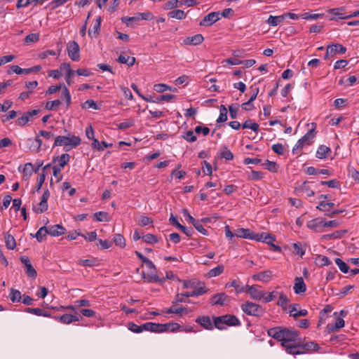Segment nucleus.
Listing matches in <instances>:
<instances>
[{"mask_svg":"<svg viewBox=\"0 0 359 359\" xmlns=\"http://www.w3.org/2000/svg\"><path fill=\"white\" fill-rule=\"evenodd\" d=\"M267 334L276 340L281 341V346L283 347L289 342L295 341L299 332L294 328L278 326L269 329Z\"/></svg>","mask_w":359,"mask_h":359,"instance_id":"obj_1","label":"nucleus"},{"mask_svg":"<svg viewBox=\"0 0 359 359\" xmlns=\"http://www.w3.org/2000/svg\"><path fill=\"white\" fill-rule=\"evenodd\" d=\"M81 138L79 136L74 135H69L67 136L59 135L55 137L53 147L65 146L70 147V148H66L67 151H69L71 148H75L81 144Z\"/></svg>","mask_w":359,"mask_h":359,"instance_id":"obj_2","label":"nucleus"},{"mask_svg":"<svg viewBox=\"0 0 359 359\" xmlns=\"http://www.w3.org/2000/svg\"><path fill=\"white\" fill-rule=\"evenodd\" d=\"M312 128L310 129L303 137H302L296 143L295 146L292 149V154H294L297 150H302L305 144H311L309 142L312 140L316 135V124L315 123H312Z\"/></svg>","mask_w":359,"mask_h":359,"instance_id":"obj_3","label":"nucleus"},{"mask_svg":"<svg viewBox=\"0 0 359 359\" xmlns=\"http://www.w3.org/2000/svg\"><path fill=\"white\" fill-rule=\"evenodd\" d=\"M241 309L248 316L260 317L264 313V309L260 305L250 302H246L243 304Z\"/></svg>","mask_w":359,"mask_h":359,"instance_id":"obj_4","label":"nucleus"},{"mask_svg":"<svg viewBox=\"0 0 359 359\" xmlns=\"http://www.w3.org/2000/svg\"><path fill=\"white\" fill-rule=\"evenodd\" d=\"M67 50L68 55L72 61H79L80 60V48L78 43L75 41H71L67 44Z\"/></svg>","mask_w":359,"mask_h":359,"instance_id":"obj_5","label":"nucleus"},{"mask_svg":"<svg viewBox=\"0 0 359 359\" xmlns=\"http://www.w3.org/2000/svg\"><path fill=\"white\" fill-rule=\"evenodd\" d=\"M219 19V12H211L204 16V18L201 20L199 25L203 27H209L217 22Z\"/></svg>","mask_w":359,"mask_h":359,"instance_id":"obj_6","label":"nucleus"},{"mask_svg":"<svg viewBox=\"0 0 359 359\" xmlns=\"http://www.w3.org/2000/svg\"><path fill=\"white\" fill-rule=\"evenodd\" d=\"M346 8L344 6L334 8L327 10L329 13L334 15L333 17L330 18V20L337 21L341 19H350L349 15H345Z\"/></svg>","mask_w":359,"mask_h":359,"instance_id":"obj_7","label":"nucleus"},{"mask_svg":"<svg viewBox=\"0 0 359 359\" xmlns=\"http://www.w3.org/2000/svg\"><path fill=\"white\" fill-rule=\"evenodd\" d=\"M229 297L224 292L217 293L210 298V304L212 306H224L226 302H229Z\"/></svg>","mask_w":359,"mask_h":359,"instance_id":"obj_8","label":"nucleus"},{"mask_svg":"<svg viewBox=\"0 0 359 359\" xmlns=\"http://www.w3.org/2000/svg\"><path fill=\"white\" fill-rule=\"evenodd\" d=\"M235 235L238 238L250 239L256 241H257L258 238V233L254 232L250 229H238L235 233Z\"/></svg>","mask_w":359,"mask_h":359,"instance_id":"obj_9","label":"nucleus"},{"mask_svg":"<svg viewBox=\"0 0 359 359\" xmlns=\"http://www.w3.org/2000/svg\"><path fill=\"white\" fill-rule=\"evenodd\" d=\"M50 196V192L47 189L46 190L41 198V201L39 203V207L36 208L35 207L33 208V210L36 213H43L46 212L48 210V199Z\"/></svg>","mask_w":359,"mask_h":359,"instance_id":"obj_10","label":"nucleus"},{"mask_svg":"<svg viewBox=\"0 0 359 359\" xmlns=\"http://www.w3.org/2000/svg\"><path fill=\"white\" fill-rule=\"evenodd\" d=\"M257 285H246L245 291V292L248 293L251 298H252L255 300H260L262 299L264 295L266 294V292L262 290H259L256 287Z\"/></svg>","mask_w":359,"mask_h":359,"instance_id":"obj_11","label":"nucleus"},{"mask_svg":"<svg viewBox=\"0 0 359 359\" xmlns=\"http://www.w3.org/2000/svg\"><path fill=\"white\" fill-rule=\"evenodd\" d=\"M60 69L66 72L65 81L69 86H71L74 82L72 78L74 76L75 72L72 69L69 62H63L60 65Z\"/></svg>","mask_w":359,"mask_h":359,"instance_id":"obj_12","label":"nucleus"},{"mask_svg":"<svg viewBox=\"0 0 359 359\" xmlns=\"http://www.w3.org/2000/svg\"><path fill=\"white\" fill-rule=\"evenodd\" d=\"M141 275L142 278L148 283H158L162 285L165 281V278H160L157 273L152 271L149 272L147 274L144 271H142Z\"/></svg>","mask_w":359,"mask_h":359,"instance_id":"obj_13","label":"nucleus"},{"mask_svg":"<svg viewBox=\"0 0 359 359\" xmlns=\"http://www.w3.org/2000/svg\"><path fill=\"white\" fill-rule=\"evenodd\" d=\"M196 323L199 324L205 330H213V324L208 316H199L196 319Z\"/></svg>","mask_w":359,"mask_h":359,"instance_id":"obj_14","label":"nucleus"},{"mask_svg":"<svg viewBox=\"0 0 359 359\" xmlns=\"http://www.w3.org/2000/svg\"><path fill=\"white\" fill-rule=\"evenodd\" d=\"M300 307L299 304H293L290 305V315L292 316L294 319H297L301 316H306L308 315V311L306 309H302L300 311H297V309Z\"/></svg>","mask_w":359,"mask_h":359,"instance_id":"obj_15","label":"nucleus"},{"mask_svg":"<svg viewBox=\"0 0 359 359\" xmlns=\"http://www.w3.org/2000/svg\"><path fill=\"white\" fill-rule=\"evenodd\" d=\"M323 218L318 217L309 221L306 226L309 229L317 232H322L323 228Z\"/></svg>","mask_w":359,"mask_h":359,"instance_id":"obj_16","label":"nucleus"},{"mask_svg":"<svg viewBox=\"0 0 359 359\" xmlns=\"http://www.w3.org/2000/svg\"><path fill=\"white\" fill-rule=\"evenodd\" d=\"M48 234L52 236H59L66 232V229L60 224H55L47 227Z\"/></svg>","mask_w":359,"mask_h":359,"instance_id":"obj_17","label":"nucleus"},{"mask_svg":"<svg viewBox=\"0 0 359 359\" xmlns=\"http://www.w3.org/2000/svg\"><path fill=\"white\" fill-rule=\"evenodd\" d=\"M283 347L285 348V351L288 354L300 355L304 353V351L301 350L300 341L294 344H287L286 346Z\"/></svg>","mask_w":359,"mask_h":359,"instance_id":"obj_18","label":"nucleus"},{"mask_svg":"<svg viewBox=\"0 0 359 359\" xmlns=\"http://www.w3.org/2000/svg\"><path fill=\"white\" fill-rule=\"evenodd\" d=\"M224 323L229 327L232 326H240L241 321L239 319L234 315L231 314H226L222 316Z\"/></svg>","mask_w":359,"mask_h":359,"instance_id":"obj_19","label":"nucleus"},{"mask_svg":"<svg viewBox=\"0 0 359 359\" xmlns=\"http://www.w3.org/2000/svg\"><path fill=\"white\" fill-rule=\"evenodd\" d=\"M295 294H300L306 290V285L302 277H296L293 287Z\"/></svg>","mask_w":359,"mask_h":359,"instance_id":"obj_20","label":"nucleus"},{"mask_svg":"<svg viewBox=\"0 0 359 359\" xmlns=\"http://www.w3.org/2000/svg\"><path fill=\"white\" fill-rule=\"evenodd\" d=\"M204 41V37L201 34H196L192 36L187 37L184 39L185 45L197 46L201 44Z\"/></svg>","mask_w":359,"mask_h":359,"instance_id":"obj_21","label":"nucleus"},{"mask_svg":"<svg viewBox=\"0 0 359 359\" xmlns=\"http://www.w3.org/2000/svg\"><path fill=\"white\" fill-rule=\"evenodd\" d=\"M102 19L101 17L99 16L95 20L93 29H90L88 30V36L90 38H96L100 34V26H101Z\"/></svg>","mask_w":359,"mask_h":359,"instance_id":"obj_22","label":"nucleus"},{"mask_svg":"<svg viewBox=\"0 0 359 359\" xmlns=\"http://www.w3.org/2000/svg\"><path fill=\"white\" fill-rule=\"evenodd\" d=\"M327 46L331 47L330 48L331 57L337 54H344L346 52V48L340 43H333Z\"/></svg>","mask_w":359,"mask_h":359,"instance_id":"obj_23","label":"nucleus"},{"mask_svg":"<svg viewBox=\"0 0 359 359\" xmlns=\"http://www.w3.org/2000/svg\"><path fill=\"white\" fill-rule=\"evenodd\" d=\"M301 350L304 351V353L311 351H317L320 346L318 344L314 341L309 342H300Z\"/></svg>","mask_w":359,"mask_h":359,"instance_id":"obj_24","label":"nucleus"},{"mask_svg":"<svg viewBox=\"0 0 359 359\" xmlns=\"http://www.w3.org/2000/svg\"><path fill=\"white\" fill-rule=\"evenodd\" d=\"M83 318L81 316L65 313L61 316V323L63 324H70L73 322L79 321Z\"/></svg>","mask_w":359,"mask_h":359,"instance_id":"obj_25","label":"nucleus"},{"mask_svg":"<svg viewBox=\"0 0 359 359\" xmlns=\"http://www.w3.org/2000/svg\"><path fill=\"white\" fill-rule=\"evenodd\" d=\"M272 272L269 270L262 271L254 274L252 278L255 280L268 282L271 277Z\"/></svg>","mask_w":359,"mask_h":359,"instance_id":"obj_26","label":"nucleus"},{"mask_svg":"<svg viewBox=\"0 0 359 359\" xmlns=\"http://www.w3.org/2000/svg\"><path fill=\"white\" fill-rule=\"evenodd\" d=\"M276 240L275 237L270 233L262 232L261 233H258L257 241L265 243L269 245L273 243V241Z\"/></svg>","mask_w":359,"mask_h":359,"instance_id":"obj_27","label":"nucleus"},{"mask_svg":"<svg viewBox=\"0 0 359 359\" xmlns=\"http://www.w3.org/2000/svg\"><path fill=\"white\" fill-rule=\"evenodd\" d=\"M330 153L331 149L330 147L325 145H320L317 150L316 157L320 159L327 158Z\"/></svg>","mask_w":359,"mask_h":359,"instance_id":"obj_28","label":"nucleus"},{"mask_svg":"<svg viewBox=\"0 0 359 359\" xmlns=\"http://www.w3.org/2000/svg\"><path fill=\"white\" fill-rule=\"evenodd\" d=\"M6 246L9 250H14L16 247L15 239L13 236L9 234L8 232L4 233Z\"/></svg>","mask_w":359,"mask_h":359,"instance_id":"obj_29","label":"nucleus"},{"mask_svg":"<svg viewBox=\"0 0 359 359\" xmlns=\"http://www.w3.org/2000/svg\"><path fill=\"white\" fill-rule=\"evenodd\" d=\"M117 61L121 64H126L129 67L133 66L135 62V57L120 55Z\"/></svg>","mask_w":359,"mask_h":359,"instance_id":"obj_30","label":"nucleus"},{"mask_svg":"<svg viewBox=\"0 0 359 359\" xmlns=\"http://www.w3.org/2000/svg\"><path fill=\"white\" fill-rule=\"evenodd\" d=\"M56 160L58 161V167L60 168H64L65 165L68 163L70 160V156L69 154H62L61 156H57V158L53 159L55 162Z\"/></svg>","mask_w":359,"mask_h":359,"instance_id":"obj_31","label":"nucleus"},{"mask_svg":"<svg viewBox=\"0 0 359 359\" xmlns=\"http://www.w3.org/2000/svg\"><path fill=\"white\" fill-rule=\"evenodd\" d=\"M176 304H172V306L167 309L165 312L166 313H176V314H181L182 313H188V309L184 306H180L177 308L175 306Z\"/></svg>","mask_w":359,"mask_h":359,"instance_id":"obj_32","label":"nucleus"},{"mask_svg":"<svg viewBox=\"0 0 359 359\" xmlns=\"http://www.w3.org/2000/svg\"><path fill=\"white\" fill-rule=\"evenodd\" d=\"M285 20V15L283 14L281 15L273 16L269 15L266 22L271 26H277L279 23L283 22Z\"/></svg>","mask_w":359,"mask_h":359,"instance_id":"obj_33","label":"nucleus"},{"mask_svg":"<svg viewBox=\"0 0 359 359\" xmlns=\"http://www.w3.org/2000/svg\"><path fill=\"white\" fill-rule=\"evenodd\" d=\"M12 73H15L17 74H29L28 68L22 69L18 65H12L7 71L8 74H11Z\"/></svg>","mask_w":359,"mask_h":359,"instance_id":"obj_34","label":"nucleus"},{"mask_svg":"<svg viewBox=\"0 0 359 359\" xmlns=\"http://www.w3.org/2000/svg\"><path fill=\"white\" fill-rule=\"evenodd\" d=\"M315 263L317 266H328L332 264L331 261L328 259L327 257L324 255H317L315 259Z\"/></svg>","mask_w":359,"mask_h":359,"instance_id":"obj_35","label":"nucleus"},{"mask_svg":"<svg viewBox=\"0 0 359 359\" xmlns=\"http://www.w3.org/2000/svg\"><path fill=\"white\" fill-rule=\"evenodd\" d=\"M93 217L97 222H109L111 219L109 213L103 211L96 212Z\"/></svg>","mask_w":359,"mask_h":359,"instance_id":"obj_36","label":"nucleus"},{"mask_svg":"<svg viewBox=\"0 0 359 359\" xmlns=\"http://www.w3.org/2000/svg\"><path fill=\"white\" fill-rule=\"evenodd\" d=\"M230 287H233L235 288L237 293L239 292H245L246 286H241L238 283V281L236 280H233L230 283H227L225 285V287L228 288Z\"/></svg>","mask_w":359,"mask_h":359,"instance_id":"obj_37","label":"nucleus"},{"mask_svg":"<svg viewBox=\"0 0 359 359\" xmlns=\"http://www.w3.org/2000/svg\"><path fill=\"white\" fill-rule=\"evenodd\" d=\"M262 166L272 172H277L279 168V165L276 162L269 160H266L265 163L262 164Z\"/></svg>","mask_w":359,"mask_h":359,"instance_id":"obj_38","label":"nucleus"},{"mask_svg":"<svg viewBox=\"0 0 359 359\" xmlns=\"http://www.w3.org/2000/svg\"><path fill=\"white\" fill-rule=\"evenodd\" d=\"M168 15L171 18H177L178 20L184 19L187 14L182 10H173L168 13Z\"/></svg>","mask_w":359,"mask_h":359,"instance_id":"obj_39","label":"nucleus"},{"mask_svg":"<svg viewBox=\"0 0 359 359\" xmlns=\"http://www.w3.org/2000/svg\"><path fill=\"white\" fill-rule=\"evenodd\" d=\"M334 207V203L330 202L326 203L324 201H321L319 204L317 205L316 208L319 210L324 211V212H328L330 209L333 208Z\"/></svg>","mask_w":359,"mask_h":359,"instance_id":"obj_40","label":"nucleus"},{"mask_svg":"<svg viewBox=\"0 0 359 359\" xmlns=\"http://www.w3.org/2000/svg\"><path fill=\"white\" fill-rule=\"evenodd\" d=\"M47 234V226H43L38 230L34 236L39 242H42L45 239Z\"/></svg>","mask_w":359,"mask_h":359,"instance_id":"obj_41","label":"nucleus"},{"mask_svg":"<svg viewBox=\"0 0 359 359\" xmlns=\"http://www.w3.org/2000/svg\"><path fill=\"white\" fill-rule=\"evenodd\" d=\"M165 325L164 329L165 332H176L181 328V325L177 323L170 322L168 323L163 324Z\"/></svg>","mask_w":359,"mask_h":359,"instance_id":"obj_42","label":"nucleus"},{"mask_svg":"<svg viewBox=\"0 0 359 359\" xmlns=\"http://www.w3.org/2000/svg\"><path fill=\"white\" fill-rule=\"evenodd\" d=\"M177 97L175 95L166 94L156 96L155 100H152L154 103H159L161 101L170 102L172 99H175Z\"/></svg>","mask_w":359,"mask_h":359,"instance_id":"obj_43","label":"nucleus"},{"mask_svg":"<svg viewBox=\"0 0 359 359\" xmlns=\"http://www.w3.org/2000/svg\"><path fill=\"white\" fill-rule=\"evenodd\" d=\"M212 320H213V327L215 326L217 329L222 330L226 328L224 325L225 324L224 323L222 316H213Z\"/></svg>","mask_w":359,"mask_h":359,"instance_id":"obj_44","label":"nucleus"},{"mask_svg":"<svg viewBox=\"0 0 359 359\" xmlns=\"http://www.w3.org/2000/svg\"><path fill=\"white\" fill-rule=\"evenodd\" d=\"M10 299L12 302H20L22 299L21 292L18 290L11 288Z\"/></svg>","mask_w":359,"mask_h":359,"instance_id":"obj_45","label":"nucleus"},{"mask_svg":"<svg viewBox=\"0 0 359 359\" xmlns=\"http://www.w3.org/2000/svg\"><path fill=\"white\" fill-rule=\"evenodd\" d=\"M259 124L256 123H252L251 119L246 120L242 125L243 128H250L254 132H257L259 130Z\"/></svg>","mask_w":359,"mask_h":359,"instance_id":"obj_46","label":"nucleus"},{"mask_svg":"<svg viewBox=\"0 0 359 359\" xmlns=\"http://www.w3.org/2000/svg\"><path fill=\"white\" fill-rule=\"evenodd\" d=\"M114 243L116 245L122 248H124L126 245L123 236L120 233L115 234L114 237Z\"/></svg>","mask_w":359,"mask_h":359,"instance_id":"obj_47","label":"nucleus"},{"mask_svg":"<svg viewBox=\"0 0 359 359\" xmlns=\"http://www.w3.org/2000/svg\"><path fill=\"white\" fill-rule=\"evenodd\" d=\"M60 104H61V101L60 100L48 101L46 103L45 108L47 110L56 111Z\"/></svg>","mask_w":359,"mask_h":359,"instance_id":"obj_48","label":"nucleus"},{"mask_svg":"<svg viewBox=\"0 0 359 359\" xmlns=\"http://www.w3.org/2000/svg\"><path fill=\"white\" fill-rule=\"evenodd\" d=\"M224 271V266L221 264L209 271V277H215L222 274Z\"/></svg>","mask_w":359,"mask_h":359,"instance_id":"obj_49","label":"nucleus"},{"mask_svg":"<svg viewBox=\"0 0 359 359\" xmlns=\"http://www.w3.org/2000/svg\"><path fill=\"white\" fill-rule=\"evenodd\" d=\"M135 124V120L133 118H129L123 122L117 124V128L119 130H124L128 128L133 126Z\"/></svg>","mask_w":359,"mask_h":359,"instance_id":"obj_50","label":"nucleus"},{"mask_svg":"<svg viewBox=\"0 0 359 359\" xmlns=\"http://www.w3.org/2000/svg\"><path fill=\"white\" fill-rule=\"evenodd\" d=\"M335 263L339 266V268L341 272H343L344 273H346L348 272L349 266L342 259H341L340 258H336Z\"/></svg>","mask_w":359,"mask_h":359,"instance_id":"obj_51","label":"nucleus"},{"mask_svg":"<svg viewBox=\"0 0 359 359\" xmlns=\"http://www.w3.org/2000/svg\"><path fill=\"white\" fill-rule=\"evenodd\" d=\"M144 242L148 244H154L158 242V238L156 236L152 233H148L142 236Z\"/></svg>","mask_w":359,"mask_h":359,"instance_id":"obj_52","label":"nucleus"},{"mask_svg":"<svg viewBox=\"0 0 359 359\" xmlns=\"http://www.w3.org/2000/svg\"><path fill=\"white\" fill-rule=\"evenodd\" d=\"M289 302V299L283 292L279 294V300L277 302L278 306L282 307L283 309H286V305Z\"/></svg>","mask_w":359,"mask_h":359,"instance_id":"obj_53","label":"nucleus"},{"mask_svg":"<svg viewBox=\"0 0 359 359\" xmlns=\"http://www.w3.org/2000/svg\"><path fill=\"white\" fill-rule=\"evenodd\" d=\"M324 16V13H314L310 14L309 13H304L301 14V18L304 20H317L322 18Z\"/></svg>","mask_w":359,"mask_h":359,"instance_id":"obj_54","label":"nucleus"},{"mask_svg":"<svg viewBox=\"0 0 359 359\" xmlns=\"http://www.w3.org/2000/svg\"><path fill=\"white\" fill-rule=\"evenodd\" d=\"M238 109L239 104L238 103H233L229 106V115L232 119L237 118V111Z\"/></svg>","mask_w":359,"mask_h":359,"instance_id":"obj_55","label":"nucleus"},{"mask_svg":"<svg viewBox=\"0 0 359 359\" xmlns=\"http://www.w3.org/2000/svg\"><path fill=\"white\" fill-rule=\"evenodd\" d=\"M39 40V34L37 33H32L25 36L24 42L30 43L37 42Z\"/></svg>","mask_w":359,"mask_h":359,"instance_id":"obj_56","label":"nucleus"},{"mask_svg":"<svg viewBox=\"0 0 359 359\" xmlns=\"http://www.w3.org/2000/svg\"><path fill=\"white\" fill-rule=\"evenodd\" d=\"M25 273L31 278H36L37 276V272L33 267L32 264L25 266Z\"/></svg>","mask_w":359,"mask_h":359,"instance_id":"obj_57","label":"nucleus"},{"mask_svg":"<svg viewBox=\"0 0 359 359\" xmlns=\"http://www.w3.org/2000/svg\"><path fill=\"white\" fill-rule=\"evenodd\" d=\"M40 135L38 134L36 135V137L33 139V138H29L27 140V142H32V144H36V145L34 146V147L36 148V151L37 152H39L40 151V148L42 146V140L39 137Z\"/></svg>","mask_w":359,"mask_h":359,"instance_id":"obj_58","label":"nucleus"},{"mask_svg":"<svg viewBox=\"0 0 359 359\" xmlns=\"http://www.w3.org/2000/svg\"><path fill=\"white\" fill-rule=\"evenodd\" d=\"M82 109H99L100 107L93 100H87L85 102L81 104Z\"/></svg>","mask_w":359,"mask_h":359,"instance_id":"obj_59","label":"nucleus"},{"mask_svg":"<svg viewBox=\"0 0 359 359\" xmlns=\"http://www.w3.org/2000/svg\"><path fill=\"white\" fill-rule=\"evenodd\" d=\"M264 177V173L261 171L252 170L250 175L248 177L249 180H259Z\"/></svg>","mask_w":359,"mask_h":359,"instance_id":"obj_60","label":"nucleus"},{"mask_svg":"<svg viewBox=\"0 0 359 359\" xmlns=\"http://www.w3.org/2000/svg\"><path fill=\"white\" fill-rule=\"evenodd\" d=\"M221 156L226 161H231L233 159V153L227 149L226 146L223 147V151L221 153Z\"/></svg>","mask_w":359,"mask_h":359,"instance_id":"obj_61","label":"nucleus"},{"mask_svg":"<svg viewBox=\"0 0 359 359\" xmlns=\"http://www.w3.org/2000/svg\"><path fill=\"white\" fill-rule=\"evenodd\" d=\"M179 0H171L167 1L164 5L165 10H172L180 6Z\"/></svg>","mask_w":359,"mask_h":359,"instance_id":"obj_62","label":"nucleus"},{"mask_svg":"<svg viewBox=\"0 0 359 359\" xmlns=\"http://www.w3.org/2000/svg\"><path fill=\"white\" fill-rule=\"evenodd\" d=\"M128 328L129 330L135 333H140L143 331L142 328V325H137V324L133 322L128 323Z\"/></svg>","mask_w":359,"mask_h":359,"instance_id":"obj_63","label":"nucleus"},{"mask_svg":"<svg viewBox=\"0 0 359 359\" xmlns=\"http://www.w3.org/2000/svg\"><path fill=\"white\" fill-rule=\"evenodd\" d=\"M33 172H34L33 165L31 163H26L25 165V167L23 169L24 176L29 177L32 175Z\"/></svg>","mask_w":359,"mask_h":359,"instance_id":"obj_64","label":"nucleus"}]
</instances>
